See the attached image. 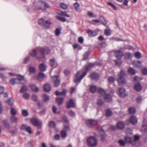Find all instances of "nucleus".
<instances>
[{
	"mask_svg": "<svg viewBox=\"0 0 147 147\" xmlns=\"http://www.w3.org/2000/svg\"><path fill=\"white\" fill-rule=\"evenodd\" d=\"M49 7V5L46 3L41 1L34 3L33 4V7L35 10L45 9Z\"/></svg>",
	"mask_w": 147,
	"mask_h": 147,
	"instance_id": "nucleus-1",
	"label": "nucleus"
},
{
	"mask_svg": "<svg viewBox=\"0 0 147 147\" xmlns=\"http://www.w3.org/2000/svg\"><path fill=\"white\" fill-rule=\"evenodd\" d=\"M87 73V71H85L82 74V71H78L75 75L74 82L75 83H79L82 79L86 74Z\"/></svg>",
	"mask_w": 147,
	"mask_h": 147,
	"instance_id": "nucleus-2",
	"label": "nucleus"
},
{
	"mask_svg": "<svg viewBox=\"0 0 147 147\" xmlns=\"http://www.w3.org/2000/svg\"><path fill=\"white\" fill-rule=\"evenodd\" d=\"M125 75V71L121 70L119 74V78L117 79L119 85H123L125 84L126 81L124 77Z\"/></svg>",
	"mask_w": 147,
	"mask_h": 147,
	"instance_id": "nucleus-3",
	"label": "nucleus"
},
{
	"mask_svg": "<svg viewBox=\"0 0 147 147\" xmlns=\"http://www.w3.org/2000/svg\"><path fill=\"white\" fill-rule=\"evenodd\" d=\"M87 143L88 145L91 147H95L97 144V140L93 136H90L87 139Z\"/></svg>",
	"mask_w": 147,
	"mask_h": 147,
	"instance_id": "nucleus-4",
	"label": "nucleus"
},
{
	"mask_svg": "<svg viewBox=\"0 0 147 147\" xmlns=\"http://www.w3.org/2000/svg\"><path fill=\"white\" fill-rule=\"evenodd\" d=\"M31 123L34 126L38 127V129H40L42 127V122L36 118H32L30 120Z\"/></svg>",
	"mask_w": 147,
	"mask_h": 147,
	"instance_id": "nucleus-5",
	"label": "nucleus"
},
{
	"mask_svg": "<svg viewBox=\"0 0 147 147\" xmlns=\"http://www.w3.org/2000/svg\"><path fill=\"white\" fill-rule=\"evenodd\" d=\"M98 121L93 119H88L86 121L87 125L89 127H92L93 126L96 125Z\"/></svg>",
	"mask_w": 147,
	"mask_h": 147,
	"instance_id": "nucleus-6",
	"label": "nucleus"
},
{
	"mask_svg": "<svg viewBox=\"0 0 147 147\" xmlns=\"http://www.w3.org/2000/svg\"><path fill=\"white\" fill-rule=\"evenodd\" d=\"M53 82L54 83L53 86L55 87L58 86L60 84V80L58 76H52L51 78Z\"/></svg>",
	"mask_w": 147,
	"mask_h": 147,
	"instance_id": "nucleus-7",
	"label": "nucleus"
},
{
	"mask_svg": "<svg viewBox=\"0 0 147 147\" xmlns=\"http://www.w3.org/2000/svg\"><path fill=\"white\" fill-rule=\"evenodd\" d=\"M141 131L143 133H145L147 131V120L146 119L143 120Z\"/></svg>",
	"mask_w": 147,
	"mask_h": 147,
	"instance_id": "nucleus-8",
	"label": "nucleus"
},
{
	"mask_svg": "<svg viewBox=\"0 0 147 147\" xmlns=\"http://www.w3.org/2000/svg\"><path fill=\"white\" fill-rule=\"evenodd\" d=\"M117 93L120 97H125L127 95V94L125 93V89L123 88H119Z\"/></svg>",
	"mask_w": 147,
	"mask_h": 147,
	"instance_id": "nucleus-9",
	"label": "nucleus"
},
{
	"mask_svg": "<svg viewBox=\"0 0 147 147\" xmlns=\"http://www.w3.org/2000/svg\"><path fill=\"white\" fill-rule=\"evenodd\" d=\"M45 77V74L42 73H40L38 76H34L33 78L38 80L40 82H41L44 79Z\"/></svg>",
	"mask_w": 147,
	"mask_h": 147,
	"instance_id": "nucleus-10",
	"label": "nucleus"
},
{
	"mask_svg": "<svg viewBox=\"0 0 147 147\" xmlns=\"http://www.w3.org/2000/svg\"><path fill=\"white\" fill-rule=\"evenodd\" d=\"M24 77H22L21 78H12L10 80V83L13 85L18 84L19 82L24 79Z\"/></svg>",
	"mask_w": 147,
	"mask_h": 147,
	"instance_id": "nucleus-11",
	"label": "nucleus"
},
{
	"mask_svg": "<svg viewBox=\"0 0 147 147\" xmlns=\"http://www.w3.org/2000/svg\"><path fill=\"white\" fill-rule=\"evenodd\" d=\"M129 121L131 123L134 125L136 124L138 122L137 119L134 116H131L129 118Z\"/></svg>",
	"mask_w": 147,
	"mask_h": 147,
	"instance_id": "nucleus-12",
	"label": "nucleus"
},
{
	"mask_svg": "<svg viewBox=\"0 0 147 147\" xmlns=\"http://www.w3.org/2000/svg\"><path fill=\"white\" fill-rule=\"evenodd\" d=\"M115 55L117 59H120L122 55V53L120 50L114 51Z\"/></svg>",
	"mask_w": 147,
	"mask_h": 147,
	"instance_id": "nucleus-13",
	"label": "nucleus"
},
{
	"mask_svg": "<svg viewBox=\"0 0 147 147\" xmlns=\"http://www.w3.org/2000/svg\"><path fill=\"white\" fill-rule=\"evenodd\" d=\"M40 51L43 55L45 54H49L50 52V50L48 47L41 48L40 49Z\"/></svg>",
	"mask_w": 147,
	"mask_h": 147,
	"instance_id": "nucleus-14",
	"label": "nucleus"
},
{
	"mask_svg": "<svg viewBox=\"0 0 147 147\" xmlns=\"http://www.w3.org/2000/svg\"><path fill=\"white\" fill-rule=\"evenodd\" d=\"M74 107L75 103L71 99H70L69 101L66 103V107L67 108Z\"/></svg>",
	"mask_w": 147,
	"mask_h": 147,
	"instance_id": "nucleus-15",
	"label": "nucleus"
},
{
	"mask_svg": "<svg viewBox=\"0 0 147 147\" xmlns=\"http://www.w3.org/2000/svg\"><path fill=\"white\" fill-rule=\"evenodd\" d=\"M104 97L106 102H109L112 100V97L109 94H106L104 96Z\"/></svg>",
	"mask_w": 147,
	"mask_h": 147,
	"instance_id": "nucleus-16",
	"label": "nucleus"
},
{
	"mask_svg": "<svg viewBox=\"0 0 147 147\" xmlns=\"http://www.w3.org/2000/svg\"><path fill=\"white\" fill-rule=\"evenodd\" d=\"M132 64L136 67L140 68L142 66V62L140 61H134L132 62Z\"/></svg>",
	"mask_w": 147,
	"mask_h": 147,
	"instance_id": "nucleus-17",
	"label": "nucleus"
},
{
	"mask_svg": "<svg viewBox=\"0 0 147 147\" xmlns=\"http://www.w3.org/2000/svg\"><path fill=\"white\" fill-rule=\"evenodd\" d=\"M91 77L92 79L96 80L99 79V75L97 73H93L91 74Z\"/></svg>",
	"mask_w": 147,
	"mask_h": 147,
	"instance_id": "nucleus-18",
	"label": "nucleus"
},
{
	"mask_svg": "<svg viewBox=\"0 0 147 147\" xmlns=\"http://www.w3.org/2000/svg\"><path fill=\"white\" fill-rule=\"evenodd\" d=\"M44 89L45 91L48 92L51 90V87L49 84H46L44 85Z\"/></svg>",
	"mask_w": 147,
	"mask_h": 147,
	"instance_id": "nucleus-19",
	"label": "nucleus"
},
{
	"mask_svg": "<svg viewBox=\"0 0 147 147\" xmlns=\"http://www.w3.org/2000/svg\"><path fill=\"white\" fill-rule=\"evenodd\" d=\"M49 64L50 65L53 67H55L57 66V64L56 62L54 59H51L50 60Z\"/></svg>",
	"mask_w": 147,
	"mask_h": 147,
	"instance_id": "nucleus-20",
	"label": "nucleus"
},
{
	"mask_svg": "<svg viewBox=\"0 0 147 147\" xmlns=\"http://www.w3.org/2000/svg\"><path fill=\"white\" fill-rule=\"evenodd\" d=\"M117 127L118 129H122L125 127V124L123 122H119L117 125Z\"/></svg>",
	"mask_w": 147,
	"mask_h": 147,
	"instance_id": "nucleus-21",
	"label": "nucleus"
},
{
	"mask_svg": "<svg viewBox=\"0 0 147 147\" xmlns=\"http://www.w3.org/2000/svg\"><path fill=\"white\" fill-rule=\"evenodd\" d=\"M142 87L139 83L136 84L134 86V89L137 91H139L141 90Z\"/></svg>",
	"mask_w": 147,
	"mask_h": 147,
	"instance_id": "nucleus-22",
	"label": "nucleus"
},
{
	"mask_svg": "<svg viewBox=\"0 0 147 147\" xmlns=\"http://www.w3.org/2000/svg\"><path fill=\"white\" fill-rule=\"evenodd\" d=\"M39 68L41 71H44L46 70L47 66L44 63H42L40 65Z\"/></svg>",
	"mask_w": 147,
	"mask_h": 147,
	"instance_id": "nucleus-23",
	"label": "nucleus"
},
{
	"mask_svg": "<svg viewBox=\"0 0 147 147\" xmlns=\"http://www.w3.org/2000/svg\"><path fill=\"white\" fill-rule=\"evenodd\" d=\"M67 92V90L65 89H63L62 91L61 92H59L58 91L55 92V94L57 96L59 95H63L65 94Z\"/></svg>",
	"mask_w": 147,
	"mask_h": 147,
	"instance_id": "nucleus-24",
	"label": "nucleus"
},
{
	"mask_svg": "<svg viewBox=\"0 0 147 147\" xmlns=\"http://www.w3.org/2000/svg\"><path fill=\"white\" fill-rule=\"evenodd\" d=\"M74 6L75 9L76 11L79 12L80 11V5L77 2H76L74 4Z\"/></svg>",
	"mask_w": 147,
	"mask_h": 147,
	"instance_id": "nucleus-25",
	"label": "nucleus"
},
{
	"mask_svg": "<svg viewBox=\"0 0 147 147\" xmlns=\"http://www.w3.org/2000/svg\"><path fill=\"white\" fill-rule=\"evenodd\" d=\"M30 87L31 89L34 91L37 92L38 91V88L34 85H31L30 86Z\"/></svg>",
	"mask_w": 147,
	"mask_h": 147,
	"instance_id": "nucleus-26",
	"label": "nucleus"
},
{
	"mask_svg": "<svg viewBox=\"0 0 147 147\" xmlns=\"http://www.w3.org/2000/svg\"><path fill=\"white\" fill-rule=\"evenodd\" d=\"M11 120L12 122L17 123L18 121L17 118L15 115L12 116L11 117Z\"/></svg>",
	"mask_w": 147,
	"mask_h": 147,
	"instance_id": "nucleus-27",
	"label": "nucleus"
},
{
	"mask_svg": "<svg viewBox=\"0 0 147 147\" xmlns=\"http://www.w3.org/2000/svg\"><path fill=\"white\" fill-rule=\"evenodd\" d=\"M128 72L130 74L133 75L136 73L135 69L131 67H129L128 69Z\"/></svg>",
	"mask_w": 147,
	"mask_h": 147,
	"instance_id": "nucleus-28",
	"label": "nucleus"
},
{
	"mask_svg": "<svg viewBox=\"0 0 147 147\" xmlns=\"http://www.w3.org/2000/svg\"><path fill=\"white\" fill-rule=\"evenodd\" d=\"M97 90V88L96 86H92L90 88V91L91 92L94 93Z\"/></svg>",
	"mask_w": 147,
	"mask_h": 147,
	"instance_id": "nucleus-29",
	"label": "nucleus"
},
{
	"mask_svg": "<svg viewBox=\"0 0 147 147\" xmlns=\"http://www.w3.org/2000/svg\"><path fill=\"white\" fill-rule=\"evenodd\" d=\"M98 92L102 96H104L106 94V92L103 89L100 88L98 89Z\"/></svg>",
	"mask_w": 147,
	"mask_h": 147,
	"instance_id": "nucleus-30",
	"label": "nucleus"
},
{
	"mask_svg": "<svg viewBox=\"0 0 147 147\" xmlns=\"http://www.w3.org/2000/svg\"><path fill=\"white\" fill-rule=\"evenodd\" d=\"M37 53V50L36 49H34L32 51L30 52L29 53L30 55L33 57H35Z\"/></svg>",
	"mask_w": 147,
	"mask_h": 147,
	"instance_id": "nucleus-31",
	"label": "nucleus"
},
{
	"mask_svg": "<svg viewBox=\"0 0 147 147\" xmlns=\"http://www.w3.org/2000/svg\"><path fill=\"white\" fill-rule=\"evenodd\" d=\"M125 57L126 60H128L132 58V55L130 53H127L125 55Z\"/></svg>",
	"mask_w": 147,
	"mask_h": 147,
	"instance_id": "nucleus-32",
	"label": "nucleus"
},
{
	"mask_svg": "<svg viewBox=\"0 0 147 147\" xmlns=\"http://www.w3.org/2000/svg\"><path fill=\"white\" fill-rule=\"evenodd\" d=\"M59 15H62L64 16H66L68 18L70 17V15L67 14L66 12L61 11L58 12Z\"/></svg>",
	"mask_w": 147,
	"mask_h": 147,
	"instance_id": "nucleus-33",
	"label": "nucleus"
},
{
	"mask_svg": "<svg viewBox=\"0 0 147 147\" xmlns=\"http://www.w3.org/2000/svg\"><path fill=\"white\" fill-rule=\"evenodd\" d=\"M6 103L10 105H12L14 104L13 100L10 98H9L7 100L5 101Z\"/></svg>",
	"mask_w": 147,
	"mask_h": 147,
	"instance_id": "nucleus-34",
	"label": "nucleus"
},
{
	"mask_svg": "<svg viewBox=\"0 0 147 147\" xmlns=\"http://www.w3.org/2000/svg\"><path fill=\"white\" fill-rule=\"evenodd\" d=\"M129 112L131 114L135 113L136 112V109L134 108L130 107L128 109Z\"/></svg>",
	"mask_w": 147,
	"mask_h": 147,
	"instance_id": "nucleus-35",
	"label": "nucleus"
},
{
	"mask_svg": "<svg viewBox=\"0 0 147 147\" xmlns=\"http://www.w3.org/2000/svg\"><path fill=\"white\" fill-rule=\"evenodd\" d=\"M56 18L57 19L63 22H64L66 21L65 18L60 16H56Z\"/></svg>",
	"mask_w": 147,
	"mask_h": 147,
	"instance_id": "nucleus-36",
	"label": "nucleus"
},
{
	"mask_svg": "<svg viewBox=\"0 0 147 147\" xmlns=\"http://www.w3.org/2000/svg\"><path fill=\"white\" fill-rule=\"evenodd\" d=\"M57 102L59 104H61L63 102V98L62 97H59L56 99Z\"/></svg>",
	"mask_w": 147,
	"mask_h": 147,
	"instance_id": "nucleus-37",
	"label": "nucleus"
},
{
	"mask_svg": "<svg viewBox=\"0 0 147 147\" xmlns=\"http://www.w3.org/2000/svg\"><path fill=\"white\" fill-rule=\"evenodd\" d=\"M38 23L41 26L43 27H44L45 23V21L42 18H41L40 19L38 20Z\"/></svg>",
	"mask_w": 147,
	"mask_h": 147,
	"instance_id": "nucleus-38",
	"label": "nucleus"
},
{
	"mask_svg": "<svg viewBox=\"0 0 147 147\" xmlns=\"http://www.w3.org/2000/svg\"><path fill=\"white\" fill-rule=\"evenodd\" d=\"M95 64L93 63H90L86 67V69L87 70H89L91 68L94 67V66Z\"/></svg>",
	"mask_w": 147,
	"mask_h": 147,
	"instance_id": "nucleus-39",
	"label": "nucleus"
},
{
	"mask_svg": "<svg viewBox=\"0 0 147 147\" xmlns=\"http://www.w3.org/2000/svg\"><path fill=\"white\" fill-rule=\"evenodd\" d=\"M105 35L108 36L111 34V31L110 29L107 28L105 30Z\"/></svg>",
	"mask_w": 147,
	"mask_h": 147,
	"instance_id": "nucleus-40",
	"label": "nucleus"
},
{
	"mask_svg": "<svg viewBox=\"0 0 147 147\" xmlns=\"http://www.w3.org/2000/svg\"><path fill=\"white\" fill-rule=\"evenodd\" d=\"M22 115L24 117H26L28 115V113L27 111L25 109L22 110Z\"/></svg>",
	"mask_w": 147,
	"mask_h": 147,
	"instance_id": "nucleus-41",
	"label": "nucleus"
},
{
	"mask_svg": "<svg viewBox=\"0 0 147 147\" xmlns=\"http://www.w3.org/2000/svg\"><path fill=\"white\" fill-rule=\"evenodd\" d=\"M49 96L46 94H43V99L45 101H48L49 99Z\"/></svg>",
	"mask_w": 147,
	"mask_h": 147,
	"instance_id": "nucleus-42",
	"label": "nucleus"
},
{
	"mask_svg": "<svg viewBox=\"0 0 147 147\" xmlns=\"http://www.w3.org/2000/svg\"><path fill=\"white\" fill-rule=\"evenodd\" d=\"M27 90V87L25 86H24L20 90V93L24 92Z\"/></svg>",
	"mask_w": 147,
	"mask_h": 147,
	"instance_id": "nucleus-43",
	"label": "nucleus"
},
{
	"mask_svg": "<svg viewBox=\"0 0 147 147\" xmlns=\"http://www.w3.org/2000/svg\"><path fill=\"white\" fill-rule=\"evenodd\" d=\"M10 113L12 116L15 115L17 113V111L15 109L13 108H11Z\"/></svg>",
	"mask_w": 147,
	"mask_h": 147,
	"instance_id": "nucleus-44",
	"label": "nucleus"
},
{
	"mask_svg": "<svg viewBox=\"0 0 147 147\" xmlns=\"http://www.w3.org/2000/svg\"><path fill=\"white\" fill-rule=\"evenodd\" d=\"M51 24V22L49 20H46L45 21L44 26L46 28H47L49 27V25Z\"/></svg>",
	"mask_w": 147,
	"mask_h": 147,
	"instance_id": "nucleus-45",
	"label": "nucleus"
},
{
	"mask_svg": "<svg viewBox=\"0 0 147 147\" xmlns=\"http://www.w3.org/2000/svg\"><path fill=\"white\" fill-rule=\"evenodd\" d=\"M30 96V94L28 93H24L23 94V97L25 99H28Z\"/></svg>",
	"mask_w": 147,
	"mask_h": 147,
	"instance_id": "nucleus-46",
	"label": "nucleus"
},
{
	"mask_svg": "<svg viewBox=\"0 0 147 147\" xmlns=\"http://www.w3.org/2000/svg\"><path fill=\"white\" fill-rule=\"evenodd\" d=\"M135 57L138 59H139L141 57V53L139 52H137L135 53Z\"/></svg>",
	"mask_w": 147,
	"mask_h": 147,
	"instance_id": "nucleus-47",
	"label": "nucleus"
},
{
	"mask_svg": "<svg viewBox=\"0 0 147 147\" xmlns=\"http://www.w3.org/2000/svg\"><path fill=\"white\" fill-rule=\"evenodd\" d=\"M61 135L62 138H65L66 136L67 133L64 130H62L61 132Z\"/></svg>",
	"mask_w": 147,
	"mask_h": 147,
	"instance_id": "nucleus-48",
	"label": "nucleus"
},
{
	"mask_svg": "<svg viewBox=\"0 0 147 147\" xmlns=\"http://www.w3.org/2000/svg\"><path fill=\"white\" fill-rule=\"evenodd\" d=\"M102 134H101L100 135V137L101 140L102 141L104 140L106 136V135L104 133V131L103 129H102Z\"/></svg>",
	"mask_w": 147,
	"mask_h": 147,
	"instance_id": "nucleus-49",
	"label": "nucleus"
},
{
	"mask_svg": "<svg viewBox=\"0 0 147 147\" xmlns=\"http://www.w3.org/2000/svg\"><path fill=\"white\" fill-rule=\"evenodd\" d=\"M142 74L144 75H147V68H144L141 70Z\"/></svg>",
	"mask_w": 147,
	"mask_h": 147,
	"instance_id": "nucleus-50",
	"label": "nucleus"
},
{
	"mask_svg": "<svg viewBox=\"0 0 147 147\" xmlns=\"http://www.w3.org/2000/svg\"><path fill=\"white\" fill-rule=\"evenodd\" d=\"M90 52H87L85 53L83 56L84 60H86L88 57L89 54Z\"/></svg>",
	"mask_w": 147,
	"mask_h": 147,
	"instance_id": "nucleus-51",
	"label": "nucleus"
},
{
	"mask_svg": "<svg viewBox=\"0 0 147 147\" xmlns=\"http://www.w3.org/2000/svg\"><path fill=\"white\" fill-rule=\"evenodd\" d=\"M142 98L141 96H138L136 98V100L137 102L138 103H140L142 101Z\"/></svg>",
	"mask_w": 147,
	"mask_h": 147,
	"instance_id": "nucleus-52",
	"label": "nucleus"
},
{
	"mask_svg": "<svg viewBox=\"0 0 147 147\" xmlns=\"http://www.w3.org/2000/svg\"><path fill=\"white\" fill-rule=\"evenodd\" d=\"M55 126V124L53 121H51L49 123V126L50 127L54 128Z\"/></svg>",
	"mask_w": 147,
	"mask_h": 147,
	"instance_id": "nucleus-53",
	"label": "nucleus"
},
{
	"mask_svg": "<svg viewBox=\"0 0 147 147\" xmlns=\"http://www.w3.org/2000/svg\"><path fill=\"white\" fill-rule=\"evenodd\" d=\"M106 115L107 116H111L112 115V112L109 109L107 110L106 112Z\"/></svg>",
	"mask_w": 147,
	"mask_h": 147,
	"instance_id": "nucleus-54",
	"label": "nucleus"
},
{
	"mask_svg": "<svg viewBox=\"0 0 147 147\" xmlns=\"http://www.w3.org/2000/svg\"><path fill=\"white\" fill-rule=\"evenodd\" d=\"M35 69L34 67H30L29 68V72L30 73L34 74L35 73Z\"/></svg>",
	"mask_w": 147,
	"mask_h": 147,
	"instance_id": "nucleus-55",
	"label": "nucleus"
},
{
	"mask_svg": "<svg viewBox=\"0 0 147 147\" xmlns=\"http://www.w3.org/2000/svg\"><path fill=\"white\" fill-rule=\"evenodd\" d=\"M88 33L89 36H95L94 33L92 30H88Z\"/></svg>",
	"mask_w": 147,
	"mask_h": 147,
	"instance_id": "nucleus-56",
	"label": "nucleus"
},
{
	"mask_svg": "<svg viewBox=\"0 0 147 147\" xmlns=\"http://www.w3.org/2000/svg\"><path fill=\"white\" fill-rule=\"evenodd\" d=\"M118 60L115 61V63L117 65H120L122 63V62L121 60H120V59H117Z\"/></svg>",
	"mask_w": 147,
	"mask_h": 147,
	"instance_id": "nucleus-57",
	"label": "nucleus"
},
{
	"mask_svg": "<svg viewBox=\"0 0 147 147\" xmlns=\"http://www.w3.org/2000/svg\"><path fill=\"white\" fill-rule=\"evenodd\" d=\"M108 80L110 83H113L115 81V78L113 77H110L108 78Z\"/></svg>",
	"mask_w": 147,
	"mask_h": 147,
	"instance_id": "nucleus-58",
	"label": "nucleus"
},
{
	"mask_svg": "<svg viewBox=\"0 0 147 147\" xmlns=\"http://www.w3.org/2000/svg\"><path fill=\"white\" fill-rule=\"evenodd\" d=\"M25 131L30 134H31L32 133L31 129L30 126L27 127Z\"/></svg>",
	"mask_w": 147,
	"mask_h": 147,
	"instance_id": "nucleus-59",
	"label": "nucleus"
},
{
	"mask_svg": "<svg viewBox=\"0 0 147 147\" xmlns=\"http://www.w3.org/2000/svg\"><path fill=\"white\" fill-rule=\"evenodd\" d=\"M88 15L91 17H95L96 16L94 15L93 13L91 11H88Z\"/></svg>",
	"mask_w": 147,
	"mask_h": 147,
	"instance_id": "nucleus-60",
	"label": "nucleus"
},
{
	"mask_svg": "<svg viewBox=\"0 0 147 147\" xmlns=\"http://www.w3.org/2000/svg\"><path fill=\"white\" fill-rule=\"evenodd\" d=\"M69 114L70 116L72 117H74L75 116L74 112L72 111H70L69 112Z\"/></svg>",
	"mask_w": 147,
	"mask_h": 147,
	"instance_id": "nucleus-61",
	"label": "nucleus"
},
{
	"mask_svg": "<svg viewBox=\"0 0 147 147\" xmlns=\"http://www.w3.org/2000/svg\"><path fill=\"white\" fill-rule=\"evenodd\" d=\"M61 33V31L59 29L57 28L55 31V34L56 35L58 36Z\"/></svg>",
	"mask_w": 147,
	"mask_h": 147,
	"instance_id": "nucleus-62",
	"label": "nucleus"
},
{
	"mask_svg": "<svg viewBox=\"0 0 147 147\" xmlns=\"http://www.w3.org/2000/svg\"><path fill=\"white\" fill-rule=\"evenodd\" d=\"M27 127V126L26 125L23 124L21 125L20 127V129L21 130L24 129L25 130Z\"/></svg>",
	"mask_w": 147,
	"mask_h": 147,
	"instance_id": "nucleus-63",
	"label": "nucleus"
},
{
	"mask_svg": "<svg viewBox=\"0 0 147 147\" xmlns=\"http://www.w3.org/2000/svg\"><path fill=\"white\" fill-rule=\"evenodd\" d=\"M32 100L34 101H36L38 100L37 96L35 94H33L32 96Z\"/></svg>",
	"mask_w": 147,
	"mask_h": 147,
	"instance_id": "nucleus-64",
	"label": "nucleus"
}]
</instances>
